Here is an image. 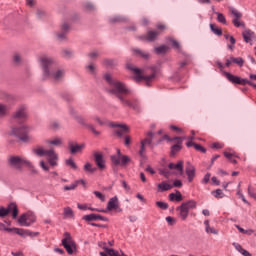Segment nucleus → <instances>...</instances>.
<instances>
[{
  "label": "nucleus",
  "mask_w": 256,
  "mask_h": 256,
  "mask_svg": "<svg viewBox=\"0 0 256 256\" xmlns=\"http://www.w3.org/2000/svg\"><path fill=\"white\" fill-rule=\"evenodd\" d=\"M105 81L110 85V91L111 93H114L116 97H118L120 103L122 105H125L126 107H131V109H134V111H141V105L139 104V101L133 99L129 100L125 97L131 93L129 89H127V86L123 84V82H120L119 80L113 79L111 74H105L104 75Z\"/></svg>",
  "instance_id": "obj_1"
},
{
  "label": "nucleus",
  "mask_w": 256,
  "mask_h": 256,
  "mask_svg": "<svg viewBox=\"0 0 256 256\" xmlns=\"http://www.w3.org/2000/svg\"><path fill=\"white\" fill-rule=\"evenodd\" d=\"M40 65L43 69V79H52V81H63L65 77V70L61 68H55L53 59L49 56L40 57Z\"/></svg>",
  "instance_id": "obj_2"
},
{
  "label": "nucleus",
  "mask_w": 256,
  "mask_h": 256,
  "mask_svg": "<svg viewBox=\"0 0 256 256\" xmlns=\"http://www.w3.org/2000/svg\"><path fill=\"white\" fill-rule=\"evenodd\" d=\"M128 69L134 73L135 81H145L146 85H150L151 81L155 79V68L150 69V75H148L147 71L141 70L133 65H128Z\"/></svg>",
  "instance_id": "obj_3"
},
{
  "label": "nucleus",
  "mask_w": 256,
  "mask_h": 256,
  "mask_svg": "<svg viewBox=\"0 0 256 256\" xmlns=\"http://www.w3.org/2000/svg\"><path fill=\"white\" fill-rule=\"evenodd\" d=\"M33 151L35 155H38V157L46 156L50 167H57L59 165L57 163V161H59V154L55 152V149L51 148L49 150H45L43 147L39 146L35 148Z\"/></svg>",
  "instance_id": "obj_4"
},
{
  "label": "nucleus",
  "mask_w": 256,
  "mask_h": 256,
  "mask_svg": "<svg viewBox=\"0 0 256 256\" xmlns=\"http://www.w3.org/2000/svg\"><path fill=\"white\" fill-rule=\"evenodd\" d=\"M29 133H31V127L25 124L19 127H14L11 130V134L15 135V137H18L20 141H29V139H31V136H29Z\"/></svg>",
  "instance_id": "obj_5"
},
{
  "label": "nucleus",
  "mask_w": 256,
  "mask_h": 256,
  "mask_svg": "<svg viewBox=\"0 0 256 256\" xmlns=\"http://www.w3.org/2000/svg\"><path fill=\"white\" fill-rule=\"evenodd\" d=\"M36 221L37 216L31 211L22 214L18 219L20 227H31V225H33V223H35Z\"/></svg>",
  "instance_id": "obj_6"
},
{
  "label": "nucleus",
  "mask_w": 256,
  "mask_h": 256,
  "mask_svg": "<svg viewBox=\"0 0 256 256\" xmlns=\"http://www.w3.org/2000/svg\"><path fill=\"white\" fill-rule=\"evenodd\" d=\"M27 158L23 156H10L8 158V163L12 169L16 171H23V165H27Z\"/></svg>",
  "instance_id": "obj_7"
},
{
  "label": "nucleus",
  "mask_w": 256,
  "mask_h": 256,
  "mask_svg": "<svg viewBox=\"0 0 256 256\" xmlns=\"http://www.w3.org/2000/svg\"><path fill=\"white\" fill-rule=\"evenodd\" d=\"M62 245L64 249H66L68 255H73V253H75V249H77L75 241H73V237H71V234L69 232L64 233Z\"/></svg>",
  "instance_id": "obj_8"
},
{
  "label": "nucleus",
  "mask_w": 256,
  "mask_h": 256,
  "mask_svg": "<svg viewBox=\"0 0 256 256\" xmlns=\"http://www.w3.org/2000/svg\"><path fill=\"white\" fill-rule=\"evenodd\" d=\"M196 203L193 200H190L188 202L182 203L180 207H177L176 210L179 211L180 219L182 221H185L187 217H189V209H195Z\"/></svg>",
  "instance_id": "obj_9"
},
{
  "label": "nucleus",
  "mask_w": 256,
  "mask_h": 256,
  "mask_svg": "<svg viewBox=\"0 0 256 256\" xmlns=\"http://www.w3.org/2000/svg\"><path fill=\"white\" fill-rule=\"evenodd\" d=\"M183 139H185V137L184 138H181V137L170 138L169 135H164L162 137V139H160L159 141L160 142L165 141V140L166 141H175L176 144L171 147V155H175V154L179 153V151L181 149V145L183 144Z\"/></svg>",
  "instance_id": "obj_10"
},
{
  "label": "nucleus",
  "mask_w": 256,
  "mask_h": 256,
  "mask_svg": "<svg viewBox=\"0 0 256 256\" xmlns=\"http://www.w3.org/2000/svg\"><path fill=\"white\" fill-rule=\"evenodd\" d=\"M228 11L232 16L234 17L232 20V23L234 27H245V23L241 21V18L243 17V14L239 12V10L235 9L234 7H229Z\"/></svg>",
  "instance_id": "obj_11"
},
{
  "label": "nucleus",
  "mask_w": 256,
  "mask_h": 256,
  "mask_svg": "<svg viewBox=\"0 0 256 256\" xmlns=\"http://www.w3.org/2000/svg\"><path fill=\"white\" fill-rule=\"evenodd\" d=\"M111 161L113 165H122L125 166L129 161H131V158H129L126 155L121 154V150H117V155L111 156Z\"/></svg>",
  "instance_id": "obj_12"
},
{
  "label": "nucleus",
  "mask_w": 256,
  "mask_h": 256,
  "mask_svg": "<svg viewBox=\"0 0 256 256\" xmlns=\"http://www.w3.org/2000/svg\"><path fill=\"white\" fill-rule=\"evenodd\" d=\"M151 143H153V133L148 132L146 135V138H144L140 142V151H139L140 157H145V147L147 145H151Z\"/></svg>",
  "instance_id": "obj_13"
},
{
  "label": "nucleus",
  "mask_w": 256,
  "mask_h": 256,
  "mask_svg": "<svg viewBox=\"0 0 256 256\" xmlns=\"http://www.w3.org/2000/svg\"><path fill=\"white\" fill-rule=\"evenodd\" d=\"M110 127H114V129H115L114 131L118 137H123V135H125V133H129V126H127L125 124H119V123L112 122V123H110Z\"/></svg>",
  "instance_id": "obj_14"
},
{
  "label": "nucleus",
  "mask_w": 256,
  "mask_h": 256,
  "mask_svg": "<svg viewBox=\"0 0 256 256\" xmlns=\"http://www.w3.org/2000/svg\"><path fill=\"white\" fill-rule=\"evenodd\" d=\"M76 121L80 125L86 127V129H89V131H92L95 135H101V132L96 130L95 126H93L92 124L87 123V120H85L83 117H77Z\"/></svg>",
  "instance_id": "obj_15"
},
{
  "label": "nucleus",
  "mask_w": 256,
  "mask_h": 256,
  "mask_svg": "<svg viewBox=\"0 0 256 256\" xmlns=\"http://www.w3.org/2000/svg\"><path fill=\"white\" fill-rule=\"evenodd\" d=\"M107 209L108 211H118L120 213L121 208L119 207V198H117V196L109 200Z\"/></svg>",
  "instance_id": "obj_16"
},
{
  "label": "nucleus",
  "mask_w": 256,
  "mask_h": 256,
  "mask_svg": "<svg viewBox=\"0 0 256 256\" xmlns=\"http://www.w3.org/2000/svg\"><path fill=\"white\" fill-rule=\"evenodd\" d=\"M68 147L70 149V153H72V155H75V153H79V151H83V149H85V144H77L73 141H69Z\"/></svg>",
  "instance_id": "obj_17"
},
{
  "label": "nucleus",
  "mask_w": 256,
  "mask_h": 256,
  "mask_svg": "<svg viewBox=\"0 0 256 256\" xmlns=\"http://www.w3.org/2000/svg\"><path fill=\"white\" fill-rule=\"evenodd\" d=\"M159 37V31H148L146 35L140 36L141 41L153 42Z\"/></svg>",
  "instance_id": "obj_18"
},
{
  "label": "nucleus",
  "mask_w": 256,
  "mask_h": 256,
  "mask_svg": "<svg viewBox=\"0 0 256 256\" xmlns=\"http://www.w3.org/2000/svg\"><path fill=\"white\" fill-rule=\"evenodd\" d=\"M14 119H27V107L20 106L14 114Z\"/></svg>",
  "instance_id": "obj_19"
},
{
  "label": "nucleus",
  "mask_w": 256,
  "mask_h": 256,
  "mask_svg": "<svg viewBox=\"0 0 256 256\" xmlns=\"http://www.w3.org/2000/svg\"><path fill=\"white\" fill-rule=\"evenodd\" d=\"M195 166L187 162L186 165V175L188 177L189 183H191L195 179Z\"/></svg>",
  "instance_id": "obj_20"
},
{
  "label": "nucleus",
  "mask_w": 256,
  "mask_h": 256,
  "mask_svg": "<svg viewBox=\"0 0 256 256\" xmlns=\"http://www.w3.org/2000/svg\"><path fill=\"white\" fill-rule=\"evenodd\" d=\"M94 161L99 169H103L105 167V158H103V154L95 152Z\"/></svg>",
  "instance_id": "obj_21"
},
{
  "label": "nucleus",
  "mask_w": 256,
  "mask_h": 256,
  "mask_svg": "<svg viewBox=\"0 0 256 256\" xmlns=\"http://www.w3.org/2000/svg\"><path fill=\"white\" fill-rule=\"evenodd\" d=\"M132 53L135 57H141L142 59H149L151 57L149 52H145L144 50H141L139 48H134L132 50Z\"/></svg>",
  "instance_id": "obj_22"
},
{
  "label": "nucleus",
  "mask_w": 256,
  "mask_h": 256,
  "mask_svg": "<svg viewBox=\"0 0 256 256\" xmlns=\"http://www.w3.org/2000/svg\"><path fill=\"white\" fill-rule=\"evenodd\" d=\"M4 231L8 233L15 232L16 235H20V237H27V230L23 228H4Z\"/></svg>",
  "instance_id": "obj_23"
},
{
  "label": "nucleus",
  "mask_w": 256,
  "mask_h": 256,
  "mask_svg": "<svg viewBox=\"0 0 256 256\" xmlns=\"http://www.w3.org/2000/svg\"><path fill=\"white\" fill-rule=\"evenodd\" d=\"M46 145H53L54 147H61L63 145V139L59 137H54L46 140Z\"/></svg>",
  "instance_id": "obj_24"
},
{
  "label": "nucleus",
  "mask_w": 256,
  "mask_h": 256,
  "mask_svg": "<svg viewBox=\"0 0 256 256\" xmlns=\"http://www.w3.org/2000/svg\"><path fill=\"white\" fill-rule=\"evenodd\" d=\"M169 169L178 171L179 175H183V161H179L177 164L170 163L168 165Z\"/></svg>",
  "instance_id": "obj_25"
},
{
  "label": "nucleus",
  "mask_w": 256,
  "mask_h": 256,
  "mask_svg": "<svg viewBox=\"0 0 256 256\" xmlns=\"http://www.w3.org/2000/svg\"><path fill=\"white\" fill-rule=\"evenodd\" d=\"M242 37H243L245 43H251V41H253V38L255 37V33H253V31H251V30H245L242 33Z\"/></svg>",
  "instance_id": "obj_26"
},
{
  "label": "nucleus",
  "mask_w": 256,
  "mask_h": 256,
  "mask_svg": "<svg viewBox=\"0 0 256 256\" xmlns=\"http://www.w3.org/2000/svg\"><path fill=\"white\" fill-rule=\"evenodd\" d=\"M8 211H9V213L12 212V217H13L14 219H17V216L19 215V208L17 207V204H15V203H10V204L8 205Z\"/></svg>",
  "instance_id": "obj_27"
},
{
  "label": "nucleus",
  "mask_w": 256,
  "mask_h": 256,
  "mask_svg": "<svg viewBox=\"0 0 256 256\" xmlns=\"http://www.w3.org/2000/svg\"><path fill=\"white\" fill-rule=\"evenodd\" d=\"M204 225H205L206 233L212 234V235H219V230L215 229L214 227H211L209 225V220H205Z\"/></svg>",
  "instance_id": "obj_28"
},
{
  "label": "nucleus",
  "mask_w": 256,
  "mask_h": 256,
  "mask_svg": "<svg viewBox=\"0 0 256 256\" xmlns=\"http://www.w3.org/2000/svg\"><path fill=\"white\" fill-rule=\"evenodd\" d=\"M62 32L57 34V38L60 41H63V39H65L67 31H69V25L67 23H63L61 26Z\"/></svg>",
  "instance_id": "obj_29"
},
{
  "label": "nucleus",
  "mask_w": 256,
  "mask_h": 256,
  "mask_svg": "<svg viewBox=\"0 0 256 256\" xmlns=\"http://www.w3.org/2000/svg\"><path fill=\"white\" fill-rule=\"evenodd\" d=\"M169 200L170 201H183V195L180 191H176V193L169 194Z\"/></svg>",
  "instance_id": "obj_30"
},
{
  "label": "nucleus",
  "mask_w": 256,
  "mask_h": 256,
  "mask_svg": "<svg viewBox=\"0 0 256 256\" xmlns=\"http://www.w3.org/2000/svg\"><path fill=\"white\" fill-rule=\"evenodd\" d=\"M63 215H64L65 219H74L75 218V213L73 212V209H71V207H65Z\"/></svg>",
  "instance_id": "obj_31"
},
{
  "label": "nucleus",
  "mask_w": 256,
  "mask_h": 256,
  "mask_svg": "<svg viewBox=\"0 0 256 256\" xmlns=\"http://www.w3.org/2000/svg\"><path fill=\"white\" fill-rule=\"evenodd\" d=\"M232 245H233V247L236 249V251H238L239 253H241V255H244V256H251V254H250L247 250L243 249V247L240 246L239 243L234 242Z\"/></svg>",
  "instance_id": "obj_32"
},
{
  "label": "nucleus",
  "mask_w": 256,
  "mask_h": 256,
  "mask_svg": "<svg viewBox=\"0 0 256 256\" xmlns=\"http://www.w3.org/2000/svg\"><path fill=\"white\" fill-rule=\"evenodd\" d=\"M170 189H173V185L163 181L162 183L158 184V191H170Z\"/></svg>",
  "instance_id": "obj_33"
},
{
  "label": "nucleus",
  "mask_w": 256,
  "mask_h": 256,
  "mask_svg": "<svg viewBox=\"0 0 256 256\" xmlns=\"http://www.w3.org/2000/svg\"><path fill=\"white\" fill-rule=\"evenodd\" d=\"M154 51L157 55H165V53H167V51H169V46L162 45V46L154 48Z\"/></svg>",
  "instance_id": "obj_34"
},
{
  "label": "nucleus",
  "mask_w": 256,
  "mask_h": 256,
  "mask_svg": "<svg viewBox=\"0 0 256 256\" xmlns=\"http://www.w3.org/2000/svg\"><path fill=\"white\" fill-rule=\"evenodd\" d=\"M0 99L4 101H13L14 97L13 95L5 92L4 90H0Z\"/></svg>",
  "instance_id": "obj_35"
},
{
  "label": "nucleus",
  "mask_w": 256,
  "mask_h": 256,
  "mask_svg": "<svg viewBox=\"0 0 256 256\" xmlns=\"http://www.w3.org/2000/svg\"><path fill=\"white\" fill-rule=\"evenodd\" d=\"M83 7L87 13H93L95 11V5L91 2H84Z\"/></svg>",
  "instance_id": "obj_36"
},
{
  "label": "nucleus",
  "mask_w": 256,
  "mask_h": 256,
  "mask_svg": "<svg viewBox=\"0 0 256 256\" xmlns=\"http://www.w3.org/2000/svg\"><path fill=\"white\" fill-rule=\"evenodd\" d=\"M65 164L67 165V167H70V169H73L74 171H77V169H79L73 158L65 160Z\"/></svg>",
  "instance_id": "obj_37"
},
{
  "label": "nucleus",
  "mask_w": 256,
  "mask_h": 256,
  "mask_svg": "<svg viewBox=\"0 0 256 256\" xmlns=\"http://www.w3.org/2000/svg\"><path fill=\"white\" fill-rule=\"evenodd\" d=\"M211 195L215 197V199H223L225 197V193H223V190L217 189L211 192Z\"/></svg>",
  "instance_id": "obj_38"
},
{
  "label": "nucleus",
  "mask_w": 256,
  "mask_h": 256,
  "mask_svg": "<svg viewBox=\"0 0 256 256\" xmlns=\"http://www.w3.org/2000/svg\"><path fill=\"white\" fill-rule=\"evenodd\" d=\"M231 61L232 63H235V65H238V67H243V65H245V60H243V58L241 57H231Z\"/></svg>",
  "instance_id": "obj_39"
},
{
  "label": "nucleus",
  "mask_w": 256,
  "mask_h": 256,
  "mask_svg": "<svg viewBox=\"0 0 256 256\" xmlns=\"http://www.w3.org/2000/svg\"><path fill=\"white\" fill-rule=\"evenodd\" d=\"M210 29L215 35H223V30L215 24H210Z\"/></svg>",
  "instance_id": "obj_40"
},
{
  "label": "nucleus",
  "mask_w": 256,
  "mask_h": 256,
  "mask_svg": "<svg viewBox=\"0 0 256 256\" xmlns=\"http://www.w3.org/2000/svg\"><path fill=\"white\" fill-rule=\"evenodd\" d=\"M9 113V107L7 105L0 103V117H5Z\"/></svg>",
  "instance_id": "obj_41"
},
{
  "label": "nucleus",
  "mask_w": 256,
  "mask_h": 256,
  "mask_svg": "<svg viewBox=\"0 0 256 256\" xmlns=\"http://www.w3.org/2000/svg\"><path fill=\"white\" fill-rule=\"evenodd\" d=\"M84 171H86L87 173H95V171H97V168L93 167L91 163L87 162L84 165Z\"/></svg>",
  "instance_id": "obj_42"
},
{
  "label": "nucleus",
  "mask_w": 256,
  "mask_h": 256,
  "mask_svg": "<svg viewBox=\"0 0 256 256\" xmlns=\"http://www.w3.org/2000/svg\"><path fill=\"white\" fill-rule=\"evenodd\" d=\"M26 167H28V169L30 170V172L32 173V175H37V173H39L37 171V168H35V166L33 165V163H31V161H27L26 162Z\"/></svg>",
  "instance_id": "obj_43"
},
{
  "label": "nucleus",
  "mask_w": 256,
  "mask_h": 256,
  "mask_svg": "<svg viewBox=\"0 0 256 256\" xmlns=\"http://www.w3.org/2000/svg\"><path fill=\"white\" fill-rule=\"evenodd\" d=\"M86 70L88 71V73H90V75H95L97 71V67L95 66V64L90 63L89 65L86 66Z\"/></svg>",
  "instance_id": "obj_44"
},
{
  "label": "nucleus",
  "mask_w": 256,
  "mask_h": 256,
  "mask_svg": "<svg viewBox=\"0 0 256 256\" xmlns=\"http://www.w3.org/2000/svg\"><path fill=\"white\" fill-rule=\"evenodd\" d=\"M217 15V21L219 23H222L223 25H227V19L225 18V15L223 13L216 12Z\"/></svg>",
  "instance_id": "obj_45"
},
{
  "label": "nucleus",
  "mask_w": 256,
  "mask_h": 256,
  "mask_svg": "<svg viewBox=\"0 0 256 256\" xmlns=\"http://www.w3.org/2000/svg\"><path fill=\"white\" fill-rule=\"evenodd\" d=\"M21 61H23V57L21 56V54L19 53H14L13 55V62L16 64V65H19V63H21Z\"/></svg>",
  "instance_id": "obj_46"
},
{
  "label": "nucleus",
  "mask_w": 256,
  "mask_h": 256,
  "mask_svg": "<svg viewBox=\"0 0 256 256\" xmlns=\"http://www.w3.org/2000/svg\"><path fill=\"white\" fill-rule=\"evenodd\" d=\"M112 23H123L124 21H127V19L123 16H115L112 19H110Z\"/></svg>",
  "instance_id": "obj_47"
},
{
  "label": "nucleus",
  "mask_w": 256,
  "mask_h": 256,
  "mask_svg": "<svg viewBox=\"0 0 256 256\" xmlns=\"http://www.w3.org/2000/svg\"><path fill=\"white\" fill-rule=\"evenodd\" d=\"M156 206L159 209H162L163 211H166V209H169V204H167L166 202L158 201V202H156Z\"/></svg>",
  "instance_id": "obj_48"
},
{
  "label": "nucleus",
  "mask_w": 256,
  "mask_h": 256,
  "mask_svg": "<svg viewBox=\"0 0 256 256\" xmlns=\"http://www.w3.org/2000/svg\"><path fill=\"white\" fill-rule=\"evenodd\" d=\"M84 221H97V214H89L83 216Z\"/></svg>",
  "instance_id": "obj_49"
},
{
  "label": "nucleus",
  "mask_w": 256,
  "mask_h": 256,
  "mask_svg": "<svg viewBox=\"0 0 256 256\" xmlns=\"http://www.w3.org/2000/svg\"><path fill=\"white\" fill-rule=\"evenodd\" d=\"M106 255H109V256H123L122 255H119V252L118 251H115L114 249H106L105 251Z\"/></svg>",
  "instance_id": "obj_50"
},
{
  "label": "nucleus",
  "mask_w": 256,
  "mask_h": 256,
  "mask_svg": "<svg viewBox=\"0 0 256 256\" xmlns=\"http://www.w3.org/2000/svg\"><path fill=\"white\" fill-rule=\"evenodd\" d=\"M9 215V206L7 208H0V217H7Z\"/></svg>",
  "instance_id": "obj_51"
},
{
  "label": "nucleus",
  "mask_w": 256,
  "mask_h": 256,
  "mask_svg": "<svg viewBox=\"0 0 256 256\" xmlns=\"http://www.w3.org/2000/svg\"><path fill=\"white\" fill-rule=\"evenodd\" d=\"M93 121H96V123L100 124L101 126L105 125V121L99 118V116L94 115L92 116Z\"/></svg>",
  "instance_id": "obj_52"
},
{
  "label": "nucleus",
  "mask_w": 256,
  "mask_h": 256,
  "mask_svg": "<svg viewBox=\"0 0 256 256\" xmlns=\"http://www.w3.org/2000/svg\"><path fill=\"white\" fill-rule=\"evenodd\" d=\"M194 149H196V151H200L201 153H207V149L200 144H194Z\"/></svg>",
  "instance_id": "obj_53"
},
{
  "label": "nucleus",
  "mask_w": 256,
  "mask_h": 256,
  "mask_svg": "<svg viewBox=\"0 0 256 256\" xmlns=\"http://www.w3.org/2000/svg\"><path fill=\"white\" fill-rule=\"evenodd\" d=\"M95 197H97V199H100V201H105V195H103L101 192L99 191H94L93 192Z\"/></svg>",
  "instance_id": "obj_54"
},
{
  "label": "nucleus",
  "mask_w": 256,
  "mask_h": 256,
  "mask_svg": "<svg viewBox=\"0 0 256 256\" xmlns=\"http://www.w3.org/2000/svg\"><path fill=\"white\" fill-rule=\"evenodd\" d=\"M172 43V46L174 47V49H177L178 51H181V44H179V42H177V40H170Z\"/></svg>",
  "instance_id": "obj_55"
},
{
  "label": "nucleus",
  "mask_w": 256,
  "mask_h": 256,
  "mask_svg": "<svg viewBox=\"0 0 256 256\" xmlns=\"http://www.w3.org/2000/svg\"><path fill=\"white\" fill-rule=\"evenodd\" d=\"M40 167L43 169V171H49V164L45 163V161H40Z\"/></svg>",
  "instance_id": "obj_56"
},
{
  "label": "nucleus",
  "mask_w": 256,
  "mask_h": 256,
  "mask_svg": "<svg viewBox=\"0 0 256 256\" xmlns=\"http://www.w3.org/2000/svg\"><path fill=\"white\" fill-rule=\"evenodd\" d=\"M74 189H77V184L74 182L70 186H65L64 191H73Z\"/></svg>",
  "instance_id": "obj_57"
},
{
  "label": "nucleus",
  "mask_w": 256,
  "mask_h": 256,
  "mask_svg": "<svg viewBox=\"0 0 256 256\" xmlns=\"http://www.w3.org/2000/svg\"><path fill=\"white\" fill-rule=\"evenodd\" d=\"M122 187H123V189H125V191L127 193H129L131 191V186H129V184H127L126 181H122Z\"/></svg>",
  "instance_id": "obj_58"
},
{
  "label": "nucleus",
  "mask_w": 256,
  "mask_h": 256,
  "mask_svg": "<svg viewBox=\"0 0 256 256\" xmlns=\"http://www.w3.org/2000/svg\"><path fill=\"white\" fill-rule=\"evenodd\" d=\"M37 235H39V232H33L30 230H26V236H28V237H37Z\"/></svg>",
  "instance_id": "obj_59"
},
{
  "label": "nucleus",
  "mask_w": 256,
  "mask_h": 256,
  "mask_svg": "<svg viewBox=\"0 0 256 256\" xmlns=\"http://www.w3.org/2000/svg\"><path fill=\"white\" fill-rule=\"evenodd\" d=\"M211 179V174L207 173L203 180H202V183H204V185H207L209 183V180Z\"/></svg>",
  "instance_id": "obj_60"
},
{
  "label": "nucleus",
  "mask_w": 256,
  "mask_h": 256,
  "mask_svg": "<svg viewBox=\"0 0 256 256\" xmlns=\"http://www.w3.org/2000/svg\"><path fill=\"white\" fill-rule=\"evenodd\" d=\"M75 184H76V187L79 186V185H83V187H86L87 181H85L84 179L76 180Z\"/></svg>",
  "instance_id": "obj_61"
},
{
  "label": "nucleus",
  "mask_w": 256,
  "mask_h": 256,
  "mask_svg": "<svg viewBox=\"0 0 256 256\" xmlns=\"http://www.w3.org/2000/svg\"><path fill=\"white\" fill-rule=\"evenodd\" d=\"M166 221H167L168 225L173 226V224L175 223V218H173L171 216H167Z\"/></svg>",
  "instance_id": "obj_62"
},
{
  "label": "nucleus",
  "mask_w": 256,
  "mask_h": 256,
  "mask_svg": "<svg viewBox=\"0 0 256 256\" xmlns=\"http://www.w3.org/2000/svg\"><path fill=\"white\" fill-rule=\"evenodd\" d=\"M50 127H51V129H59V127H60L59 122H57V121L51 122Z\"/></svg>",
  "instance_id": "obj_63"
},
{
  "label": "nucleus",
  "mask_w": 256,
  "mask_h": 256,
  "mask_svg": "<svg viewBox=\"0 0 256 256\" xmlns=\"http://www.w3.org/2000/svg\"><path fill=\"white\" fill-rule=\"evenodd\" d=\"M89 57L90 59H96V57H99V52L97 51L91 52L89 53Z\"/></svg>",
  "instance_id": "obj_64"
}]
</instances>
